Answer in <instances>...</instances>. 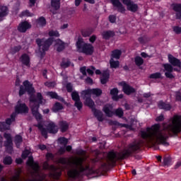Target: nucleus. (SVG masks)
Listing matches in <instances>:
<instances>
[{"label": "nucleus", "mask_w": 181, "mask_h": 181, "mask_svg": "<svg viewBox=\"0 0 181 181\" xmlns=\"http://www.w3.org/2000/svg\"><path fill=\"white\" fill-rule=\"evenodd\" d=\"M181 132V115H175L170 122L163 124V129L160 125L155 124L151 128H147L146 131H141V135L147 144L155 146L156 144L169 146L166 139L169 138L170 134L177 135Z\"/></svg>", "instance_id": "nucleus-1"}, {"label": "nucleus", "mask_w": 181, "mask_h": 181, "mask_svg": "<svg viewBox=\"0 0 181 181\" xmlns=\"http://www.w3.org/2000/svg\"><path fill=\"white\" fill-rule=\"evenodd\" d=\"M43 169L45 170H49L46 174L43 172H39L36 170L35 174L30 176L19 177V175H13L9 179L4 177L0 178V181H58L62 177V170L58 166L54 165H49L47 163H44Z\"/></svg>", "instance_id": "nucleus-2"}, {"label": "nucleus", "mask_w": 181, "mask_h": 181, "mask_svg": "<svg viewBox=\"0 0 181 181\" xmlns=\"http://www.w3.org/2000/svg\"><path fill=\"white\" fill-rule=\"evenodd\" d=\"M142 145H144L143 140H136L130 143L123 151L119 153L114 151L109 152L106 158L101 161L100 170H105L107 166L115 165L117 160L125 159V158H128V156H131L134 153H137Z\"/></svg>", "instance_id": "nucleus-3"}, {"label": "nucleus", "mask_w": 181, "mask_h": 181, "mask_svg": "<svg viewBox=\"0 0 181 181\" xmlns=\"http://www.w3.org/2000/svg\"><path fill=\"white\" fill-rule=\"evenodd\" d=\"M58 162L62 165H67L66 170L69 179H78L83 172H86V170H88L90 173H94L90 168V163L86 162V158L83 157H73L68 162L67 159L61 158Z\"/></svg>", "instance_id": "nucleus-4"}, {"label": "nucleus", "mask_w": 181, "mask_h": 181, "mask_svg": "<svg viewBox=\"0 0 181 181\" xmlns=\"http://www.w3.org/2000/svg\"><path fill=\"white\" fill-rule=\"evenodd\" d=\"M122 3L119 2V0H110L111 4L116 8L117 12H120V13H125V5L127 6V11L130 12H136L138 11V4H135L132 0H121ZM124 5H123V4Z\"/></svg>", "instance_id": "nucleus-5"}, {"label": "nucleus", "mask_w": 181, "mask_h": 181, "mask_svg": "<svg viewBox=\"0 0 181 181\" xmlns=\"http://www.w3.org/2000/svg\"><path fill=\"white\" fill-rule=\"evenodd\" d=\"M39 104H43V96L42 93H37V97L31 95L30 97V107L34 117H35L37 121L42 119V115L39 113Z\"/></svg>", "instance_id": "nucleus-6"}, {"label": "nucleus", "mask_w": 181, "mask_h": 181, "mask_svg": "<svg viewBox=\"0 0 181 181\" xmlns=\"http://www.w3.org/2000/svg\"><path fill=\"white\" fill-rule=\"evenodd\" d=\"M76 47L79 53H83L86 56H91L94 53V47L91 44L86 43L83 39H78Z\"/></svg>", "instance_id": "nucleus-7"}, {"label": "nucleus", "mask_w": 181, "mask_h": 181, "mask_svg": "<svg viewBox=\"0 0 181 181\" xmlns=\"http://www.w3.org/2000/svg\"><path fill=\"white\" fill-rule=\"evenodd\" d=\"M35 42L39 47V51L41 53H45V52L49 50V48L52 46L53 40L52 38H48L47 40H45V38H37Z\"/></svg>", "instance_id": "nucleus-8"}, {"label": "nucleus", "mask_w": 181, "mask_h": 181, "mask_svg": "<svg viewBox=\"0 0 181 181\" xmlns=\"http://www.w3.org/2000/svg\"><path fill=\"white\" fill-rule=\"evenodd\" d=\"M15 118H16V113H13L11 115V117L6 120V122H0V131L4 132V131H8L11 129V124L15 122Z\"/></svg>", "instance_id": "nucleus-9"}, {"label": "nucleus", "mask_w": 181, "mask_h": 181, "mask_svg": "<svg viewBox=\"0 0 181 181\" xmlns=\"http://www.w3.org/2000/svg\"><path fill=\"white\" fill-rule=\"evenodd\" d=\"M23 86L25 88L22 86L20 87L19 95H23L26 91L28 94H33L35 93V88H33V86L28 81H24Z\"/></svg>", "instance_id": "nucleus-10"}, {"label": "nucleus", "mask_w": 181, "mask_h": 181, "mask_svg": "<svg viewBox=\"0 0 181 181\" xmlns=\"http://www.w3.org/2000/svg\"><path fill=\"white\" fill-rule=\"evenodd\" d=\"M16 117L17 114H28L29 112V107L26 106L25 103H22V101L18 100V104L16 106Z\"/></svg>", "instance_id": "nucleus-11"}, {"label": "nucleus", "mask_w": 181, "mask_h": 181, "mask_svg": "<svg viewBox=\"0 0 181 181\" xmlns=\"http://www.w3.org/2000/svg\"><path fill=\"white\" fill-rule=\"evenodd\" d=\"M4 137L6 140L4 142V146H6V150L8 151V153H12V149H13L12 146H13V144L12 143V137L11 136V134L5 133L4 134Z\"/></svg>", "instance_id": "nucleus-12"}, {"label": "nucleus", "mask_w": 181, "mask_h": 181, "mask_svg": "<svg viewBox=\"0 0 181 181\" xmlns=\"http://www.w3.org/2000/svg\"><path fill=\"white\" fill-rule=\"evenodd\" d=\"M72 100L75 102L74 105L76 107L77 110L80 111L83 108V103L80 100V95L77 91H74L71 93Z\"/></svg>", "instance_id": "nucleus-13"}, {"label": "nucleus", "mask_w": 181, "mask_h": 181, "mask_svg": "<svg viewBox=\"0 0 181 181\" xmlns=\"http://www.w3.org/2000/svg\"><path fill=\"white\" fill-rule=\"evenodd\" d=\"M163 67L166 71L165 73V77H167V78H175V76L172 74V72L173 71V66H172V65L170 64H163Z\"/></svg>", "instance_id": "nucleus-14"}, {"label": "nucleus", "mask_w": 181, "mask_h": 181, "mask_svg": "<svg viewBox=\"0 0 181 181\" xmlns=\"http://www.w3.org/2000/svg\"><path fill=\"white\" fill-rule=\"evenodd\" d=\"M32 25H30V23H29V22L28 21L21 22L18 25V30H19L21 33H25V32H26L28 29H30Z\"/></svg>", "instance_id": "nucleus-15"}, {"label": "nucleus", "mask_w": 181, "mask_h": 181, "mask_svg": "<svg viewBox=\"0 0 181 181\" xmlns=\"http://www.w3.org/2000/svg\"><path fill=\"white\" fill-rule=\"evenodd\" d=\"M121 86L123 87V91L125 93V94H127V95H129V94H132V93H135V88H132L131 86L128 85L125 82H122Z\"/></svg>", "instance_id": "nucleus-16"}, {"label": "nucleus", "mask_w": 181, "mask_h": 181, "mask_svg": "<svg viewBox=\"0 0 181 181\" xmlns=\"http://www.w3.org/2000/svg\"><path fill=\"white\" fill-rule=\"evenodd\" d=\"M173 10L176 12L177 19H181V4H173L171 5Z\"/></svg>", "instance_id": "nucleus-17"}, {"label": "nucleus", "mask_w": 181, "mask_h": 181, "mask_svg": "<svg viewBox=\"0 0 181 181\" xmlns=\"http://www.w3.org/2000/svg\"><path fill=\"white\" fill-rule=\"evenodd\" d=\"M47 131L49 134H57L59 128L54 122H49L47 127Z\"/></svg>", "instance_id": "nucleus-18"}, {"label": "nucleus", "mask_w": 181, "mask_h": 181, "mask_svg": "<svg viewBox=\"0 0 181 181\" xmlns=\"http://www.w3.org/2000/svg\"><path fill=\"white\" fill-rule=\"evenodd\" d=\"M168 62L172 64V66L176 67H180L181 62L180 60L173 57L172 54H168Z\"/></svg>", "instance_id": "nucleus-19"}, {"label": "nucleus", "mask_w": 181, "mask_h": 181, "mask_svg": "<svg viewBox=\"0 0 181 181\" xmlns=\"http://www.w3.org/2000/svg\"><path fill=\"white\" fill-rule=\"evenodd\" d=\"M55 47L58 52H63L66 47V43L62 40L58 39L55 41Z\"/></svg>", "instance_id": "nucleus-20"}, {"label": "nucleus", "mask_w": 181, "mask_h": 181, "mask_svg": "<svg viewBox=\"0 0 181 181\" xmlns=\"http://www.w3.org/2000/svg\"><path fill=\"white\" fill-rule=\"evenodd\" d=\"M92 111L95 118H97L98 121H99L100 122H103V121H104V114H103V112H101V110L93 109Z\"/></svg>", "instance_id": "nucleus-21"}, {"label": "nucleus", "mask_w": 181, "mask_h": 181, "mask_svg": "<svg viewBox=\"0 0 181 181\" xmlns=\"http://www.w3.org/2000/svg\"><path fill=\"white\" fill-rule=\"evenodd\" d=\"M103 111L107 117H112L114 115V112L112 111V105H105L103 107Z\"/></svg>", "instance_id": "nucleus-22"}, {"label": "nucleus", "mask_w": 181, "mask_h": 181, "mask_svg": "<svg viewBox=\"0 0 181 181\" xmlns=\"http://www.w3.org/2000/svg\"><path fill=\"white\" fill-rule=\"evenodd\" d=\"M9 10L6 6H0V22L4 21V18L8 15Z\"/></svg>", "instance_id": "nucleus-23"}, {"label": "nucleus", "mask_w": 181, "mask_h": 181, "mask_svg": "<svg viewBox=\"0 0 181 181\" xmlns=\"http://www.w3.org/2000/svg\"><path fill=\"white\" fill-rule=\"evenodd\" d=\"M27 164L30 166L31 168H33V169L36 172V170H39V165H37V163H35L33 161V157L30 156L28 158V160L27 161Z\"/></svg>", "instance_id": "nucleus-24"}, {"label": "nucleus", "mask_w": 181, "mask_h": 181, "mask_svg": "<svg viewBox=\"0 0 181 181\" xmlns=\"http://www.w3.org/2000/svg\"><path fill=\"white\" fill-rule=\"evenodd\" d=\"M21 62L24 64V66H27L29 67L30 63V58H29V55L24 54L21 57Z\"/></svg>", "instance_id": "nucleus-25"}, {"label": "nucleus", "mask_w": 181, "mask_h": 181, "mask_svg": "<svg viewBox=\"0 0 181 181\" xmlns=\"http://www.w3.org/2000/svg\"><path fill=\"white\" fill-rule=\"evenodd\" d=\"M108 78H110V74L108 73V71H103L100 77L101 83L105 84L107 81H108Z\"/></svg>", "instance_id": "nucleus-26"}, {"label": "nucleus", "mask_w": 181, "mask_h": 181, "mask_svg": "<svg viewBox=\"0 0 181 181\" xmlns=\"http://www.w3.org/2000/svg\"><path fill=\"white\" fill-rule=\"evenodd\" d=\"M70 64H71L70 59L67 58H63L60 63V66L62 69H67V67H70Z\"/></svg>", "instance_id": "nucleus-27"}, {"label": "nucleus", "mask_w": 181, "mask_h": 181, "mask_svg": "<svg viewBox=\"0 0 181 181\" xmlns=\"http://www.w3.org/2000/svg\"><path fill=\"white\" fill-rule=\"evenodd\" d=\"M91 89L83 90L81 92V98H83V100H87V98H91Z\"/></svg>", "instance_id": "nucleus-28"}, {"label": "nucleus", "mask_w": 181, "mask_h": 181, "mask_svg": "<svg viewBox=\"0 0 181 181\" xmlns=\"http://www.w3.org/2000/svg\"><path fill=\"white\" fill-rule=\"evenodd\" d=\"M85 100V105L89 107V108H91L92 111L95 109V107H94L95 104L94 103V101L91 100V98H87Z\"/></svg>", "instance_id": "nucleus-29"}, {"label": "nucleus", "mask_w": 181, "mask_h": 181, "mask_svg": "<svg viewBox=\"0 0 181 181\" xmlns=\"http://www.w3.org/2000/svg\"><path fill=\"white\" fill-rule=\"evenodd\" d=\"M121 54H122V52L119 49H115L112 52V59H116V60H119L121 57Z\"/></svg>", "instance_id": "nucleus-30"}, {"label": "nucleus", "mask_w": 181, "mask_h": 181, "mask_svg": "<svg viewBox=\"0 0 181 181\" xmlns=\"http://www.w3.org/2000/svg\"><path fill=\"white\" fill-rule=\"evenodd\" d=\"M158 108H160V110H165V111H169L171 107L170 105L161 101L158 103Z\"/></svg>", "instance_id": "nucleus-31"}, {"label": "nucleus", "mask_w": 181, "mask_h": 181, "mask_svg": "<svg viewBox=\"0 0 181 181\" xmlns=\"http://www.w3.org/2000/svg\"><path fill=\"white\" fill-rule=\"evenodd\" d=\"M59 127L61 128L62 132H66L69 129V123L66 121L59 122Z\"/></svg>", "instance_id": "nucleus-32"}, {"label": "nucleus", "mask_w": 181, "mask_h": 181, "mask_svg": "<svg viewBox=\"0 0 181 181\" xmlns=\"http://www.w3.org/2000/svg\"><path fill=\"white\" fill-rule=\"evenodd\" d=\"M110 95H112V100L118 101V88H114L110 90Z\"/></svg>", "instance_id": "nucleus-33"}, {"label": "nucleus", "mask_w": 181, "mask_h": 181, "mask_svg": "<svg viewBox=\"0 0 181 181\" xmlns=\"http://www.w3.org/2000/svg\"><path fill=\"white\" fill-rule=\"evenodd\" d=\"M51 6L54 8L55 11H57L60 8V0H52Z\"/></svg>", "instance_id": "nucleus-34"}, {"label": "nucleus", "mask_w": 181, "mask_h": 181, "mask_svg": "<svg viewBox=\"0 0 181 181\" xmlns=\"http://www.w3.org/2000/svg\"><path fill=\"white\" fill-rule=\"evenodd\" d=\"M37 128L41 131L42 136H44L45 139H47V130L45 128H43V125L39 124Z\"/></svg>", "instance_id": "nucleus-35"}, {"label": "nucleus", "mask_w": 181, "mask_h": 181, "mask_svg": "<svg viewBox=\"0 0 181 181\" xmlns=\"http://www.w3.org/2000/svg\"><path fill=\"white\" fill-rule=\"evenodd\" d=\"M22 141H23V139L21 137V135H16L14 139V142L17 146V148H19V146L21 144H22Z\"/></svg>", "instance_id": "nucleus-36"}, {"label": "nucleus", "mask_w": 181, "mask_h": 181, "mask_svg": "<svg viewBox=\"0 0 181 181\" xmlns=\"http://www.w3.org/2000/svg\"><path fill=\"white\" fill-rule=\"evenodd\" d=\"M110 64L112 69H117L119 67V61H115L114 59L111 58L110 60Z\"/></svg>", "instance_id": "nucleus-37"}, {"label": "nucleus", "mask_w": 181, "mask_h": 181, "mask_svg": "<svg viewBox=\"0 0 181 181\" xmlns=\"http://www.w3.org/2000/svg\"><path fill=\"white\" fill-rule=\"evenodd\" d=\"M102 35L103 36V39H110V37H112V36H114V32L104 31Z\"/></svg>", "instance_id": "nucleus-38"}, {"label": "nucleus", "mask_w": 181, "mask_h": 181, "mask_svg": "<svg viewBox=\"0 0 181 181\" xmlns=\"http://www.w3.org/2000/svg\"><path fill=\"white\" fill-rule=\"evenodd\" d=\"M92 94L96 95V97H100L103 94V90L100 88L90 89Z\"/></svg>", "instance_id": "nucleus-39"}, {"label": "nucleus", "mask_w": 181, "mask_h": 181, "mask_svg": "<svg viewBox=\"0 0 181 181\" xmlns=\"http://www.w3.org/2000/svg\"><path fill=\"white\" fill-rule=\"evenodd\" d=\"M134 62L136 66H142L144 64V59L141 57H136L134 59Z\"/></svg>", "instance_id": "nucleus-40"}, {"label": "nucleus", "mask_w": 181, "mask_h": 181, "mask_svg": "<svg viewBox=\"0 0 181 181\" xmlns=\"http://www.w3.org/2000/svg\"><path fill=\"white\" fill-rule=\"evenodd\" d=\"M48 95H49L51 98H56V100H60V101L63 100V98L58 96L57 93L54 92H49Z\"/></svg>", "instance_id": "nucleus-41"}, {"label": "nucleus", "mask_w": 181, "mask_h": 181, "mask_svg": "<svg viewBox=\"0 0 181 181\" xmlns=\"http://www.w3.org/2000/svg\"><path fill=\"white\" fill-rule=\"evenodd\" d=\"M37 25L39 26H46V18L44 17H40L39 19L37 21Z\"/></svg>", "instance_id": "nucleus-42"}, {"label": "nucleus", "mask_w": 181, "mask_h": 181, "mask_svg": "<svg viewBox=\"0 0 181 181\" xmlns=\"http://www.w3.org/2000/svg\"><path fill=\"white\" fill-rule=\"evenodd\" d=\"M53 110L54 112H57V111H60V110H63V105L60 103H55Z\"/></svg>", "instance_id": "nucleus-43"}, {"label": "nucleus", "mask_w": 181, "mask_h": 181, "mask_svg": "<svg viewBox=\"0 0 181 181\" xmlns=\"http://www.w3.org/2000/svg\"><path fill=\"white\" fill-rule=\"evenodd\" d=\"M3 163H4V165H11V163H12V157L6 156L3 160Z\"/></svg>", "instance_id": "nucleus-44"}, {"label": "nucleus", "mask_w": 181, "mask_h": 181, "mask_svg": "<svg viewBox=\"0 0 181 181\" xmlns=\"http://www.w3.org/2000/svg\"><path fill=\"white\" fill-rule=\"evenodd\" d=\"M21 49H22L21 45L16 46L11 49V53L12 54H15L16 53H18V52H20Z\"/></svg>", "instance_id": "nucleus-45"}, {"label": "nucleus", "mask_w": 181, "mask_h": 181, "mask_svg": "<svg viewBox=\"0 0 181 181\" xmlns=\"http://www.w3.org/2000/svg\"><path fill=\"white\" fill-rule=\"evenodd\" d=\"M91 33H93V31H91V30L81 31V35L82 36H83V37H88V36H90Z\"/></svg>", "instance_id": "nucleus-46"}, {"label": "nucleus", "mask_w": 181, "mask_h": 181, "mask_svg": "<svg viewBox=\"0 0 181 181\" xmlns=\"http://www.w3.org/2000/svg\"><path fill=\"white\" fill-rule=\"evenodd\" d=\"M20 16L21 18H23V16H33V13H30L28 10H25L20 14Z\"/></svg>", "instance_id": "nucleus-47"}, {"label": "nucleus", "mask_w": 181, "mask_h": 181, "mask_svg": "<svg viewBox=\"0 0 181 181\" xmlns=\"http://www.w3.org/2000/svg\"><path fill=\"white\" fill-rule=\"evenodd\" d=\"M162 74L159 72H156L150 75V78H160Z\"/></svg>", "instance_id": "nucleus-48"}, {"label": "nucleus", "mask_w": 181, "mask_h": 181, "mask_svg": "<svg viewBox=\"0 0 181 181\" xmlns=\"http://www.w3.org/2000/svg\"><path fill=\"white\" fill-rule=\"evenodd\" d=\"M59 142L60 144H62V145H64V146H66L67 145V143L69 142V141L67 140V139L64 138V137H61L58 139Z\"/></svg>", "instance_id": "nucleus-49"}, {"label": "nucleus", "mask_w": 181, "mask_h": 181, "mask_svg": "<svg viewBox=\"0 0 181 181\" xmlns=\"http://www.w3.org/2000/svg\"><path fill=\"white\" fill-rule=\"evenodd\" d=\"M49 36H55V37H59V36H60V34H59V32L57 30H50L49 32Z\"/></svg>", "instance_id": "nucleus-50"}, {"label": "nucleus", "mask_w": 181, "mask_h": 181, "mask_svg": "<svg viewBox=\"0 0 181 181\" xmlns=\"http://www.w3.org/2000/svg\"><path fill=\"white\" fill-rule=\"evenodd\" d=\"M115 114L117 117L121 118L124 115V111H122V109L118 108L117 110H115Z\"/></svg>", "instance_id": "nucleus-51"}, {"label": "nucleus", "mask_w": 181, "mask_h": 181, "mask_svg": "<svg viewBox=\"0 0 181 181\" xmlns=\"http://www.w3.org/2000/svg\"><path fill=\"white\" fill-rule=\"evenodd\" d=\"M138 40L139 43H141L142 45L148 42V39L146 38V37H139Z\"/></svg>", "instance_id": "nucleus-52"}, {"label": "nucleus", "mask_w": 181, "mask_h": 181, "mask_svg": "<svg viewBox=\"0 0 181 181\" xmlns=\"http://www.w3.org/2000/svg\"><path fill=\"white\" fill-rule=\"evenodd\" d=\"M173 29L174 32L175 33H177V35H180V33H181V27L174 26V27H173Z\"/></svg>", "instance_id": "nucleus-53"}, {"label": "nucleus", "mask_w": 181, "mask_h": 181, "mask_svg": "<svg viewBox=\"0 0 181 181\" xmlns=\"http://www.w3.org/2000/svg\"><path fill=\"white\" fill-rule=\"evenodd\" d=\"M163 163L165 166H169V165H170V158H169L168 157L164 158Z\"/></svg>", "instance_id": "nucleus-54"}, {"label": "nucleus", "mask_w": 181, "mask_h": 181, "mask_svg": "<svg viewBox=\"0 0 181 181\" xmlns=\"http://www.w3.org/2000/svg\"><path fill=\"white\" fill-rule=\"evenodd\" d=\"M45 86L51 88L54 87V86H56V83L55 82H45Z\"/></svg>", "instance_id": "nucleus-55"}, {"label": "nucleus", "mask_w": 181, "mask_h": 181, "mask_svg": "<svg viewBox=\"0 0 181 181\" xmlns=\"http://www.w3.org/2000/svg\"><path fill=\"white\" fill-rule=\"evenodd\" d=\"M94 70H95V67L90 66V69H88L86 70L87 73L89 74L90 76H93L94 74Z\"/></svg>", "instance_id": "nucleus-56"}, {"label": "nucleus", "mask_w": 181, "mask_h": 181, "mask_svg": "<svg viewBox=\"0 0 181 181\" xmlns=\"http://www.w3.org/2000/svg\"><path fill=\"white\" fill-rule=\"evenodd\" d=\"M109 21L111 23H115V21H117V17L114 15H110L109 16Z\"/></svg>", "instance_id": "nucleus-57"}, {"label": "nucleus", "mask_w": 181, "mask_h": 181, "mask_svg": "<svg viewBox=\"0 0 181 181\" xmlns=\"http://www.w3.org/2000/svg\"><path fill=\"white\" fill-rule=\"evenodd\" d=\"M175 98L177 101H181V92L177 91L175 93Z\"/></svg>", "instance_id": "nucleus-58"}, {"label": "nucleus", "mask_w": 181, "mask_h": 181, "mask_svg": "<svg viewBox=\"0 0 181 181\" xmlns=\"http://www.w3.org/2000/svg\"><path fill=\"white\" fill-rule=\"evenodd\" d=\"M66 90L68 93H71V91H73V85H71V83H67Z\"/></svg>", "instance_id": "nucleus-59"}, {"label": "nucleus", "mask_w": 181, "mask_h": 181, "mask_svg": "<svg viewBox=\"0 0 181 181\" xmlns=\"http://www.w3.org/2000/svg\"><path fill=\"white\" fill-rule=\"evenodd\" d=\"M29 156V151H23L22 153V158L23 159H26Z\"/></svg>", "instance_id": "nucleus-60"}, {"label": "nucleus", "mask_w": 181, "mask_h": 181, "mask_svg": "<svg viewBox=\"0 0 181 181\" xmlns=\"http://www.w3.org/2000/svg\"><path fill=\"white\" fill-rule=\"evenodd\" d=\"M97 39V37H95V35H92L90 38H89V42H90V43H94L95 42V40Z\"/></svg>", "instance_id": "nucleus-61"}, {"label": "nucleus", "mask_w": 181, "mask_h": 181, "mask_svg": "<svg viewBox=\"0 0 181 181\" xmlns=\"http://www.w3.org/2000/svg\"><path fill=\"white\" fill-rule=\"evenodd\" d=\"M81 73H82V74L83 75V76H87V72H86V66H83V67H82V68H81Z\"/></svg>", "instance_id": "nucleus-62"}, {"label": "nucleus", "mask_w": 181, "mask_h": 181, "mask_svg": "<svg viewBox=\"0 0 181 181\" xmlns=\"http://www.w3.org/2000/svg\"><path fill=\"white\" fill-rule=\"evenodd\" d=\"M163 119H165V118L163 117V115H161L156 117V121H163Z\"/></svg>", "instance_id": "nucleus-63"}, {"label": "nucleus", "mask_w": 181, "mask_h": 181, "mask_svg": "<svg viewBox=\"0 0 181 181\" xmlns=\"http://www.w3.org/2000/svg\"><path fill=\"white\" fill-rule=\"evenodd\" d=\"M35 4H36V0H30V6H35Z\"/></svg>", "instance_id": "nucleus-64"}]
</instances>
